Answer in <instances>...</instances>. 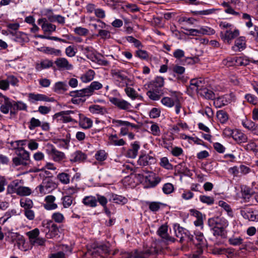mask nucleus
I'll list each match as a JSON object with an SVG mask.
<instances>
[{"mask_svg":"<svg viewBox=\"0 0 258 258\" xmlns=\"http://www.w3.org/2000/svg\"><path fill=\"white\" fill-rule=\"evenodd\" d=\"M109 247L105 244L95 245L92 247V250L89 251V253L92 255H98L102 256L103 254H107L109 253Z\"/></svg>","mask_w":258,"mask_h":258,"instance_id":"obj_11","label":"nucleus"},{"mask_svg":"<svg viewBox=\"0 0 258 258\" xmlns=\"http://www.w3.org/2000/svg\"><path fill=\"white\" fill-rule=\"evenodd\" d=\"M20 205L25 210L31 209L33 206V203L31 200L26 198L20 200Z\"/></svg>","mask_w":258,"mask_h":258,"instance_id":"obj_47","label":"nucleus"},{"mask_svg":"<svg viewBox=\"0 0 258 258\" xmlns=\"http://www.w3.org/2000/svg\"><path fill=\"white\" fill-rule=\"evenodd\" d=\"M53 160L55 162H60L65 158V155L63 152L58 151L53 146L49 152Z\"/></svg>","mask_w":258,"mask_h":258,"instance_id":"obj_17","label":"nucleus"},{"mask_svg":"<svg viewBox=\"0 0 258 258\" xmlns=\"http://www.w3.org/2000/svg\"><path fill=\"white\" fill-rule=\"evenodd\" d=\"M29 128L33 130L36 127L40 126L41 121L38 119L32 117L29 122Z\"/></svg>","mask_w":258,"mask_h":258,"instance_id":"obj_52","label":"nucleus"},{"mask_svg":"<svg viewBox=\"0 0 258 258\" xmlns=\"http://www.w3.org/2000/svg\"><path fill=\"white\" fill-rule=\"evenodd\" d=\"M87 158V155L81 151H77L73 153L70 158L71 162H81Z\"/></svg>","mask_w":258,"mask_h":258,"instance_id":"obj_20","label":"nucleus"},{"mask_svg":"<svg viewBox=\"0 0 258 258\" xmlns=\"http://www.w3.org/2000/svg\"><path fill=\"white\" fill-rule=\"evenodd\" d=\"M241 214L245 219L251 221H258V212L253 211L251 210L248 211L242 210Z\"/></svg>","mask_w":258,"mask_h":258,"instance_id":"obj_18","label":"nucleus"},{"mask_svg":"<svg viewBox=\"0 0 258 258\" xmlns=\"http://www.w3.org/2000/svg\"><path fill=\"white\" fill-rule=\"evenodd\" d=\"M227 2H224L221 5L224 8V12L227 14L238 16L240 13L238 11L240 9L241 4L240 0H226Z\"/></svg>","mask_w":258,"mask_h":258,"instance_id":"obj_2","label":"nucleus"},{"mask_svg":"<svg viewBox=\"0 0 258 258\" xmlns=\"http://www.w3.org/2000/svg\"><path fill=\"white\" fill-rule=\"evenodd\" d=\"M53 91L58 94L62 93L68 90V85L64 82H56L53 88Z\"/></svg>","mask_w":258,"mask_h":258,"instance_id":"obj_26","label":"nucleus"},{"mask_svg":"<svg viewBox=\"0 0 258 258\" xmlns=\"http://www.w3.org/2000/svg\"><path fill=\"white\" fill-rule=\"evenodd\" d=\"M218 204L219 206L223 208L227 212L229 216H232V210L229 205L223 201H220Z\"/></svg>","mask_w":258,"mask_h":258,"instance_id":"obj_53","label":"nucleus"},{"mask_svg":"<svg viewBox=\"0 0 258 258\" xmlns=\"http://www.w3.org/2000/svg\"><path fill=\"white\" fill-rule=\"evenodd\" d=\"M232 138L238 143H245L247 141V137L242 133L235 130L233 135Z\"/></svg>","mask_w":258,"mask_h":258,"instance_id":"obj_37","label":"nucleus"},{"mask_svg":"<svg viewBox=\"0 0 258 258\" xmlns=\"http://www.w3.org/2000/svg\"><path fill=\"white\" fill-rule=\"evenodd\" d=\"M77 116L79 117V125L83 128L88 129L92 126V120L88 117L84 116L81 113H78Z\"/></svg>","mask_w":258,"mask_h":258,"instance_id":"obj_15","label":"nucleus"},{"mask_svg":"<svg viewBox=\"0 0 258 258\" xmlns=\"http://www.w3.org/2000/svg\"><path fill=\"white\" fill-rule=\"evenodd\" d=\"M199 58L197 57H187L184 59L180 60L179 62L182 65L192 64L197 62Z\"/></svg>","mask_w":258,"mask_h":258,"instance_id":"obj_49","label":"nucleus"},{"mask_svg":"<svg viewBox=\"0 0 258 258\" xmlns=\"http://www.w3.org/2000/svg\"><path fill=\"white\" fill-rule=\"evenodd\" d=\"M200 34L203 35H213L215 33V31L213 29L208 27H202L199 29Z\"/></svg>","mask_w":258,"mask_h":258,"instance_id":"obj_60","label":"nucleus"},{"mask_svg":"<svg viewBox=\"0 0 258 258\" xmlns=\"http://www.w3.org/2000/svg\"><path fill=\"white\" fill-rule=\"evenodd\" d=\"M164 78L162 77H157L154 80L150 82L149 86L151 87H155L162 88L164 86Z\"/></svg>","mask_w":258,"mask_h":258,"instance_id":"obj_42","label":"nucleus"},{"mask_svg":"<svg viewBox=\"0 0 258 258\" xmlns=\"http://www.w3.org/2000/svg\"><path fill=\"white\" fill-rule=\"evenodd\" d=\"M161 102L162 104L168 107H172L175 105V112L176 114L179 113L181 107V105L178 99L176 98V100L174 101L172 98L170 97H164L161 99Z\"/></svg>","mask_w":258,"mask_h":258,"instance_id":"obj_7","label":"nucleus"},{"mask_svg":"<svg viewBox=\"0 0 258 258\" xmlns=\"http://www.w3.org/2000/svg\"><path fill=\"white\" fill-rule=\"evenodd\" d=\"M61 200L63 208H68L72 204H75V198L71 196H65L62 197Z\"/></svg>","mask_w":258,"mask_h":258,"instance_id":"obj_40","label":"nucleus"},{"mask_svg":"<svg viewBox=\"0 0 258 258\" xmlns=\"http://www.w3.org/2000/svg\"><path fill=\"white\" fill-rule=\"evenodd\" d=\"M27 105L22 102H16L14 101L13 108L11 111V115H15L18 110H25L27 109Z\"/></svg>","mask_w":258,"mask_h":258,"instance_id":"obj_29","label":"nucleus"},{"mask_svg":"<svg viewBox=\"0 0 258 258\" xmlns=\"http://www.w3.org/2000/svg\"><path fill=\"white\" fill-rule=\"evenodd\" d=\"M160 165L168 170H171L173 168V166L169 162L167 157H163L160 160Z\"/></svg>","mask_w":258,"mask_h":258,"instance_id":"obj_55","label":"nucleus"},{"mask_svg":"<svg viewBox=\"0 0 258 258\" xmlns=\"http://www.w3.org/2000/svg\"><path fill=\"white\" fill-rule=\"evenodd\" d=\"M246 47L245 39L244 37L240 36L235 41L234 45L232 47V49L235 51H241Z\"/></svg>","mask_w":258,"mask_h":258,"instance_id":"obj_16","label":"nucleus"},{"mask_svg":"<svg viewBox=\"0 0 258 258\" xmlns=\"http://www.w3.org/2000/svg\"><path fill=\"white\" fill-rule=\"evenodd\" d=\"M167 230V227L163 225L159 227L157 231V233L162 238L165 239L167 241L174 242L175 241V239L174 238H172L168 235Z\"/></svg>","mask_w":258,"mask_h":258,"instance_id":"obj_21","label":"nucleus"},{"mask_svg":"<svg viewBox=\"0 0 258 258\" xmlns=\"http://www.w3.org/2000/svg\"><path fill=\"white\" fill-rule=\"evenodd\" d=\"M17 156L12 159V166L16 167L20 165L27 166L30 161V154L25 150L24 148L18 149V151H15Z\"/></svg>","mask_w":258,"mask_h":258,"instance_id":"obj_1","label":"nucleus"},{"mask_svg":"<svg viewBox=\"0 0 258 258\" xmlns=\"http://www.w3.org/2000/svg\"><path fill=\"white\" fill-rule=\"evenodd\" d=\"M82 203L86 206L91 208L96 207L97 205L96 197L92 196L85 197L82 201Z\"/></svg>","mask_w":258,"mask_h":258,"instance_id":"obj_25","label":"nucleus"},{"mask_svg":"<svg viewBox=\"0 0 258 258\" xmlns=\"http://www.w3.org/2000/svg\"><path fill=\"white\" fill-rule=\"evenodd\" d=\"M53 66V61L48 59L42 60L40 63H37L36 69L38 71H41L43 69L49 68Z\"/></svg>","mask_w":258,"mask_h":258,"instance_id":"obj_36","label":"nucleus"},{"mask_svg":"<svg viewBox=\"0 0 258 258\" xmlns=\"http://www.w3.org/2000/svg\"><path fill=\"white\" fill-rule=\"evenodd\" d=\"M89 110L93 114H104L107 111L105 107L99 105H92L89 106Z\"/></svg>","mask_w":258,"mask_h":258,"instance_id":"obj_31","label":"nucleus"},{"mask_svg":"<svg viewBox=\"0 0 258 258\" xmlns=\"http://www.w3.org/2000/svg\"><path fill=\"white\" fill-rule=\"evenodd\" d=\"M174 228L176 236L180 238L179 242L180 243L183 242L184 241V237L183 235L187 229L180 227L179 225L177 224L174 225Z\"/></svg>","mask_w":258,"mask_h":258,"instance_id":"obj_27","label":"nucleus"},{"mask_svg":"<svg viewBox=\"0 0 258 258\" xmlns=\"http://www.w3.org/2000/svg\"><path fill=\"white\" fill-rule=\"evenodd\" d=\"M216 114L218 119L221 123H225L227 121L229 116L226 111L223 110H218Z\"/></svg>","mask_w":258,"mask_h":258,"instance_id":"obj_41","label":"nucleus"},{"mask_svg":"<svg viewBox=\"0 0 258 258\" xmlns=\"http://www.w3.org/2000/svg\"><path fill=\"white\" fill-rule=\"evenodd\" d=\"M41 28L44 33H51L54 32L56 30V26L47 22H44L41 25Z\"/></svg>","mask_w":258,"mask_h":258,"instance_id":"obj_43","label":"nucleus"},{"mask_svg":"<svg viewBox=\"0 0 258 258\" xmlns=\"http://www.w3.org/2000/svg\"><path fill=\"white\" fill-rule=\"evenodd\" d=\"M69 95L73 98L89 97L86 88L79 90L71 91L69 93Z\"/></svg>","mask_w":258,"mask_h":258,"instance_id":"obj_38","label":"nucleus"},{"mask_svg":"<svg viewBox=\"0 0 258 258\" xmlns=\"http://www.w3.org/2000/svg\"><path fill=\"white\" fill-rule=\"evenodd\" d=\"M38 50L46 54L54 55L55 56H60L61 55V51L59 49H56L49 47H43L38 48Z\"/></svg>","mask_w":258,"mask_h":258,"instance_id":"obj_24","label":"nucleus"},{"mask_svg":"<svg viewBox=\"0 0 258 258\" xmlns=\"http://www.w3.org/2000/svg\"><path fill=\"white\" fill-rule=\"evenodd\" d=\"M109 101L120 109L128 111H131L132 108L131 104L124 100L120 99L116 97H110L109 98Z\"/></svg>","mask_w":258,"mask_h":258,"instance_id":"obj_6","label":"nucleus"},{"mask_svg":"<svg viewBox=\"0 0 258 258\" xmlns=\"http://www.w3.org/2000/svg\"><path fill=\"white\" fill-rule=\"evenodd\" d=\"M162 190L164 194H170L173 191L174 186L170 183H166L163 185Z\"/></svg>","mask_w":258,"mask_h":258,"instance_id":"obj_62","label":"nucleus"},{"mask_svg":"<svg viewBox=\"0 0 258 258\" xmlns=\"http://www.w3.org/2000/svg\"><path fill=\"white\" fill-rule=\"evenodd\" d=\"M57 179L63 184H67L70 182V175L65 172L59 173L57 176Z\"/></svg>","mask_w":258,"mask_h":258,"instance_id":"obj_46","label":"nucleus"},{"mask_svg":"<svg viewBox=\"0 0 258 258\" xmlns=\"http://www.w3.org/2000/svg\"><path fill=\"white\" fill-rule=\"evenodd\" d=\"M110 143L111 145L116 146H122L125 144V141L122 139H118L116 135H112L109 137Z\"/></svg>","mask_w":258,"mask_h":258,"instance_id":"obj_39","label":"nucleus"},{"mask_svg":"<svg viewBox=\"0 0 258 258\" xmlns=\"http://www.w3.org/2000/svg\"><path fill=\"white\" fill-rule=\"evenodd\" d=\"M135 56L142 60H148L149 58V53L141 49H138L136 51Z\"/></svg>","mask_w":258,"mask_h":258,"instance_id":"obj_45","label":"nucleus"},{"mask_svg":"<svg viewBox=\"0 0 258 258\" xmlns=\"http://www.w3.org/2000/svg\"><path fill=\"white\" fill-rule=\"evenodd\" d=\"M109 201H112L116 204H125L127 203V200L125 197L112 194L109 199Z\"/></svg>","mask_w":258,"mask_h":258,"instance_id":"obj_35","label":"nucleus"},{"mask_svg":"<svg viewBox=\"0 0 258 258\" xmlns=\"http://www.w3.org/2000/svg\"><path fill=\"white\" fill-rule=\"evenodd\" d=\"M163 204L160 202H152L149 203V208L152 212H157L158 211L160 208V206L162 205Z\"/></svg>","mask_w":258,"mask_h":258,"instance_id":"obj_57","label":"nucleus"},{"mask_svg":"<svg viewBox=\"0 0 258 258\" xmlns=\"http://www.w3.org/2000/svg\"><path fill=\"white\" fill-rule=\"evenodd\" d=\"M140 148V145L137 141L135 142L132 144V149L128 150L127 152V156L131 158H135Z\"/></svg>","mask_w":258,"mask_h":258,"instance_id":"obj_23","label":"nucleus"},{"mask_svg":"<svg viewBox=\"0 0 258 258\" xmlns=\"http://www.w3.org/2000/svg\"><path fill=\"white\" fill-rule=\"evenodd\" d=\"M210 227H216L226 228L228 226V221L223 217H215L210 218L208 221Z\"/></svg>","mask_w":258,"mask_h":258,"instance_id":"obj_9","label":"nucleus"},{"mask_svg":"<svg viewBox=\"0 0 258 258\" xmlns=\"http://www.w3.org/2000/svg\"><path fill=\"white\" fill-rule=\"evenodd\" d=\"M241 191L242 197L244 199H249L253 195V191L248 187H245L242 189Z\"/></svg>","mask_w":258,"mask_h":258,"instance_id":"obj_59","label":"nucleus"},{"mask_svg":"<svg viewBox=\"0 0 258 258\" xmlns=\"http://www.w3.org/2000/svg\"><path fill=\"white\" fill-rule=\"evenodd\" d=\"M111 74L117 82L123 81L127 79V76L124 75L121 71L111 70Z\"/></svg>","mask_w":258,"mask_h":258,"instance_id":"obj_33","label":"nucleus"},{"mask_svg":"<svg viewBox=\"0 0 258 258\" xmlns=\"http://www.w3.org/2000/svg\"><path fill=\"white\" fill-rule=\"evenodd\" d=\"M39 234V230L38 228H35L30 231L27 233V235L28 236L30 241L31 240H33L37 238Z\"/></svg>","mask_w":258,"mask_h":258,"instance_id":"obj_58","label":"nucleus"},{"mask_svg":"<svg viewBox=\"0 0 258 258\" xmlns=\"http://www.w3.org/2000/svg\"><path fill=\"white\" fill-rule=\"evenodd\" d=\"M94 76V71L92 70H89L85 74L82 75L80 79L83 83H88L93 80Z\"/></svg>","mask_w":258,"mask_h":258,"instance_id":"obj_32","label":"nucleus"},{"mask_svg":"<svg viewBox=\"0 0 258 258\" xmlns=\"http://www.w3.org/2000/svg\"><path fill=\"white\" fill-rule=\"evenodd\" d=\"M172 70L175 74L173 76L176 77L178 82L185 83L187 81V78L183 75L185 71V68L176 64L173 67Z\"/></svg>","mask_w":258,"mask_h":258,"instance_id":"obj_8","label":"nucleus"},{"mask_svg":"<svg viewBox=\"0 0 258 258\" xmlns=\"http://www.w3.org/2000/svg\"><path fill=\"white\" fill-rule=\"evenodd\" d=\"M31 192V189L28 187L19 186L17 189V195L20 196H29Z\"/></svg>","mask_w":258,"mask_h":258,"instance_id":"obj_44","label":"nucleus"},{"mask_svg":"<svg viewBox=\"0 0 258 258\" xmlns=\"http://www.w3.org/2000/svg\"><path fill=\"white\" fill-rule=\"evenodd\" d=\"M155 163V158L148 154L141 155L138 163L141 166H146Z\"/></svg>","mask_w":258,"mask_h":258,"instance_id":"obj_14","label":"nucleus"},{"mask_svg":"<svg viewBox=\"0 0 258 258\" xmlns=\"http://www.w3.org/2000/svg\"><path fill=\"white\" fill-rule=\"evenodd\" d=\"M56 186V184L51 180L46 179L43 181L42 184L39 185L38 187L40 193L46 194L52 191Z\"/></svg>","mask_w":258,"mask_h":258,"instance_id":"obj_10","label":"nucleus"},{"mask_svg":"<svg viewBox=\"0 0 258 258\" xmlns=\"http://www.w3.org/2000/svg\"><path fill=\"white\" fill-rule=\"evenodd\" d=\"M103 87L101 83L98 81L92 82L90 85L86 88L88 96L92 95L94 91L99 90Z\"/></svg>","mask_w":258,"mask_h":258,"instance_id":"obj_22","label":"nucleus"},{"mask_svg":"<svg viewBox=\"0 0 258 258\" xmlns=\"http://www.w3.org/2000/svg\"><path fill=\"white\" fill-rule=\"evenodd\" d=\"M213 231V235L215 236H220L222 238H225L227 237V231L226 228L216 227H211Z\"/></svg>","mask_w":258,"mask_h":258,"instance_id":"obj_28","label":"nucleus"},{"mask_svg":"<svg viewBox=\"0 0 258 258\" xmlns=\"http://www.w3.org/2000/svg\"><path fill=\"white\" fill-rule=\"evenodd\" d=\"M57 121H61L63 123H68L70 122H77V120L71 116H68V115H61L58 118H56Z\"/></svg>","mask_w":258,"mask_h":258,"instance_id":"obj_51","label":"nucleus"},{"mask_svg":"<svg viewBox=\"0 0 258 258\" xmlns=\"http://www.w3.org/2000/svg\"><path fill=\"white\" fill-rule=\"evenodd\" d=\"M245 98L247 102L252 104L253 105H257L258 104V99L253 95L247 94L245 96Z\"/></svg>","mask_w":258,"mask_h":258,"instance_id":"obj_64","label":"nucleus"},{"mask_svg":"<svg viewBox=\"0 0 258 258\" xmlns=\"http://www.w3.org/2000/svg\"><path fill=\"white\" fill-rule=\"evenodd\" d=\"M203 80L202 79H193L190 81V85L187 88L188 91H191V93L197 92L198 93L200 92L203 88Z\"/></svg>","mask_w":258,"mask_h":258,"instance_id":"obj_12","label":"nucleus"},{"mask_svg":"<svg viewBox=\"0 0 258 258\" xmlns=\"http://www.w3.org/2000/svg\"><path fill=\"white\" fill-rule=\"evenodd\" d=\"M239 35V31L235 29L232 30L231 29L226 30L225 31H221L220 36L224 42L230 44L231 41Z\"/></svg>","mask_w":258,"mask_h":258,"instance_id":"obj_4","label":"nucleus"},{"mask_svg":"<svg viewBox=\"0 0 258 258\" xmlns=\"http://www.w3.org/2000/svg\"><path fill=\"white\" fill-rule=\"evenodd\" d=\"M96 159L98 161H102L107 158V154L104 150H99L95 154Z\"/></svg>","mask_w":258,"mask_h":258,"instance_id":"obj_63","label":"nucleus"},{"mask_svg":"<svg viewBox=\"0 0 258 258\" xmlns=\"http://www.w3.org/2000/svg\"><path fill=\"white\" fill-rule=\"evenodd\" d=\"M42 225L45 228L44 231L47 238H52L58 234V227L52 221H47L46 223L43 222Z\"/></svg>","mask_w":258,"mask_h":258,"instance_id":"obj_3","label":"nucleus"},{"mask_svg":"<svg viewBox=\"0 0 258 258\" xmlns=\"http://www.w3.org/2000/svg\"><path fill=\"white\" fill-rule=\"evenodd\" d=\"M28 101L32 103H34L36 101H38L50 102L51 98L44 94L30 93L28 94Z\"/></svg>","mask_w":258,"mask_h":258,"instance_id":"obj_13","label":"nucleus"},{"mask_svg":"<svg viewBox=\"0 0 258 258\" xmlns=\"http://www.w3.org/2000/svg\"><path fill=\"white\" fill-rule=\"evenodd\" d=\"M152 254V251L150 249H147L142 251L138 252L135 254V258H149Z\"/></svg>","mask_w":258,"mask_h":258,"instance_id":"obj_50","label":"nucleus"},{"mask_svg":"<svg viewBox=\"0 0 258 258\" xmlns=\"http://www.w3.org/2000/svg\"><path fill=\"white\" fill-rule=\"evenodd\" d=\"M233 97L232 94H225L214 99V105L216 108H221L230 103Z\"/></svg>","mask_w":258,"mask_h":258,"instance_id":"obj_5","label":"nucleus"},{"mask_svg":"<svg viewBox=\"0 0 258 258\" xmlns=\"http://www.w3.org/2000/svg\"><path fill=\"white\" fill-rule=\"evenodd\" d=\"M199 94L207 99L214 100L215 98V93L206 88H202Z\"/></svg>","mask_w":258,"mask_h":258,"instance_id":"obj_30","label":"nucleus"},{"mask_svg":"<svg viewBox=\"0 0 258 258\" xmlns=\"http://www.w3.org/2000/svg\"><path fill=\"white\" fill-rule=\"evenodd\" d=\"M200 200L202 203L207 204V205H212L214 203V198L210 196L203 195L200 196Z\"/></svg>","mask_w":258,"mask_h":258,"instance_id":"obj_54","label":"nucleus"},{"mask_svg":"<svg viewBox=\"0 0 258 258\" xmlns=\"http://www.w3.org/2000/svg\"><path fill=\"white\" fill-rule=\"evenodd\" d=\"M19 182L18 180H15L12 181L7 186V194L17 195V189L19 187Z\"/></svg>","mask_w":258,"mask_h":258,"instance_id":"obj_34","label":"nucleus"},{"mask_svg":"<svg viewBox=\"0 0 258 258\" xmlns=\"http://www.w3.org/2000/svg\"><path fill=\"white\" fill-rule=\"evenodd\" d=\"M113 122H116L118 124L119 126H131L132 128H135L136 129H138L139 126L138 125L133 124L127 121H123L121 120H113Z\"/></svg>","mask_w":258,"mask_h":258,"instance_id":"obj_48","label":"nucleus"},{"mask_svg":"<svg viewBox=\"0 0 258 258\" xmlns=\"http://www.w3.org/2000/svg\"><path fill=\"white\" fill-rule=\"evenodd\" d=\"M55 64L59 69L71 70L73 66L69 63V61L64 57L57 58L54 61Z\"/></svg>","mask_w":258,"mask_h":258,"instance_id":"obj_19","label":"nucleus"},{"mask_svg":"<svg viewBox=\"0 0 258 258\" xmlns=\"http://www.w3.org/2000/svg\"><path fill=\"white\" fill-rule=\"evenodd\" d=\"M235 63H234V64H235V66H246L248 64V60L243 57L235 56Z\"/></svg>","mask_w":258,"mask_h":258,"instance_id":"obj_56","label":"nucleus"},{"mask_svg":"<svg viewBox=\"0 0 258 258\" xmlns=\"http://www.w3.org/2000/svg\"><path fill=\"white\" fill-rule=\"evenodd\" d=\"M52 219L56 222L60 223L63 222L64 219L63 215L59 213L56 212L52 214Z\"/></svg>","mask_w":258,"mask_h":258,"instance_id":"obj_61","label":"nucleus"}]
</instances>
